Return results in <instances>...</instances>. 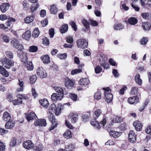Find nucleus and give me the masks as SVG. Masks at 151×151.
I'll use <instances>...</instances> for the list:
<instances>
[{
    "mask_svg": "<svg viewBox=\"0 0 151 151\" xmlns=\"http://www.w3.org/2000/svg\"><path fill=\"white\" fill-rule=\"evenodd\" d=\"M104 90V95L105 99L108 103H110L112 101L113 98V96L111 93V90L110 88L107 87L106 88H103Z\"/></svg>",
    "mask_w": 151,
    "mask_h": 151,
    "instance_id": "nucleus-1",
    "label": "nucleus"
},
{
    "mask_svg": "<svg viewBox=\"0 0 151 151\" xmlns=\"http://www.w3.org/2000/svg\"><path fill=\"white\" fill-rule=\"evenodd\" d=\"M0 61L2 65L6 69H9L11 66L14 65V62L6 57L1 59Z\"/></svg>",
    "mask_w": 151,
    "mask_h": 151,
    "instance_id": "nucleus-2",
    "label": "nucleus"
},
{
    "mask_svg": "<svg viewBox=\"0 0 151 151\" xmlns=\"http://www.w3.org/2000/svg\"><path fill=\"white\" fill-rule=\"evenodd\" d=\"M76 43L78 47L80 48L85 49L88 46V41L86 39H80L77 40Z\"/></svg>",
    "mask_w": 151,
    "mask_h": 151,
    "instance_id": "nucleus-3",
    "label": "nucleus"
},
{
    "mask_svg": "<svg viewBox=\"0 0 151 151\" xmlns=\"http://www.w3.org/2000/svg\"><path fill=\"white\" fill-rule=\"evenodd\" d=\"M50 113V114L48 116V119L52 123V125L49 128L50 130H53L57 126V122L52 113Z\"/></svg>",
    "mask_w": 151,
    "mask_h": 151,
    "instance_id": "nucleus-4",
    "label": "nucleus"
},
{
    "mask_svg": "<svg viewBox=\"0 0 151 151\" xmlns=\"http://www.w3.org/2000/svg\"><path fill=\"white\" fill-rule=\"evenodd\" d=\"M17 55L24 63H26L27 61V53L26 52L17 50Z\"/></svg>",
    "mask_w": 151,
    "mask_h": 151,
    "instance_id": "nucleus-5",
    "label": "nucleus"
},
{
    "mask_svg": "<svg viewBox=\"0 0 151 151\" xmlns=\"http://www.w3.org/2000/svg\"><path fill=\"white\" fill-rule=\"evenodd\" d=\"M11 44L16 49H18L17 50L22 52L24 49L23 45L19 44V41L16 39H13L11 41Z\"/></svg>",
    "mask_w": 151,
    "mask_h": 151,
    "instance_id": "nucleus-6",
    "label": "nucleus"
},
{
    "mask_svg": "<svg viewBox=\"0 0 151 151\" xmlns=\"http://www.w3.org/2000/svg\"><path fill=\"white\" fill-rule=\"evenodd\" d=\"M129 140L131 143H134L136 141L137 134L133 130H131L128 134Z\"/></svg>",
    "mask_w": 151,
    "mask_h": 151,
    "instance_id": "nucleus-7",
    "label": "nucleus"
},
{
    "mask_svg": "<svg viewBox=\"0 0 151 151\" xmlns=\"http://www.w3.org/2000/svg\"><path fill=\"white\" fill-rule=\"evenodd\" d=\"M37 71L38 76L41 78H45L47 76V74L45 71L42 68H38Z\"/></svg>",
    "mask_w": 151,
    "mask_h": 151,
    "instance_id": "nucleus-8",
    "label": "nucleus"
},
{
    "mask_svg": "<svg viewBox=\"0 0 151 151\" xmlns=\"http://www.w3.org/2000/svg\"><path fill=\"white\" fill-rule=\"evenodd\" d=\"M54 89L55 91L57 92V94H58L59 96H61L62 98L63 97V96L64 94H67L66 92L64 93V90L65 89H63L62 87H54Z\"/></svg>",
    "mask_w": 151,
    "mask_h": 151,
    "instance_id": "nucleus-9",
    "label": "nucleus"
},
{
    "mask_svg": "<svg viewBox=\"0 0 151 151\" xmlns=\"http://www.w3.org/2000/svg\"><path fill=\"white\" fill-rule=\"evenodd\" d=\"M46 121L45 119H38L34 122V125L36 126L45 127L47 125Z\"/></svg>",
    "mask_w": 151,
    "mask_h": 151,
    "instance_id": "nucleus-10",
    "label": "nucleus"
},
{
    "mask_svg": "<svg viewBox=\"0 0 151 151\" xmlns=\"http://www.w3.org/2000/svg\"><path fill=\"white\" fill-rule=\"evenodd\" d=\"M34 146V144L30 140L25 141L23 144V147L27 150H30L32 149L33 147Z\"/></svg>",
    "mask_w": 151,
    "mask_h": 151,
    "instance_id": "nucleus-11",
    "label": "nucleus"
},
{
    "mask_svg": "<svg viewBox=\"0 0 151 151\" xmlns=\"http://www.w3.org/2000/svg\"><path fill=\"white\" fill-rule=\"evenodd\" d=\"M133 125L137 131H141L142 127V124L139 121H135L133 123Z\"/></svg>",
    "mask_w": 151,
    "mask_h": 151,
    "instance_id": "nucleus-12",
    "label": "nucleus"
},
{
    "mask_svg": "<svg viewBox=\"0 0 151 151\" xmlns=\"http://www.w3.org/2000/svg\"><path fill=\"white\" fill-rule=\"evenodd\" d=\"M127 101L130 104H136L139 101V98L137 96H133L129 98Z\"/></svg>",
    "mask_w": 151,
    "mask_h": 151,
    "instance_id": "nucleus-13",
    "label": "nucleus"
},
{
    "mask_svg": "<svg viewBox=\"0 0 151 151\" xmlns=\"http://www.w3.org/2000/svg\"><path fill=\"white\" fill-rule=\"evenodd\" d=\"M10 5L7 3H2L0 5V9L2 13H4L9 9Z\"/></svg>",
    "mask_w": 151,
    "mask_h": 151,
    "instance_id": "nucleus-14",
    "label": "nucleus"
},
{
    "mask_svg": "<svg viewBox=\"0 0 151 151\" xmlns=\"http://www.w3.org/2000/svg\"><path fill=\"white\" fill-rule=\"evenodd\" d=\"M74 83L73 81L68 78H67L65 79V85L68 88L73 86Z\"/></svg>",
    "mask_w": 151,
    "mask_h": 151,
    "instance_id": "nucleus-15",
    "label": "nucleus"
},
{
    "mask_svg": "<svg viewBox=\"0 0 151 151\" xmlns=\"http://www.w3.org/2000/svg\"><path fill=\"white\" fill-rule=\"evenodd\" d=\"M26 117L27 121L29 122L30 121L32 120L37 117L36 114L34 112H30L28 115H27Z\"/></svg>",
    "mask_w": 151,
    "mask_h": 151,
    "instance_id": "nucleus-16",
    "label": "nucleus"
},
{
    "mask_svg": "<svg viewBox=\"0 0 151 151\" xmlns=\"http://www.w3.org/2000/svg\"><path fill=\"white\" fill-rule=\"evenodd\" d=\"M90 83V81L88 78H84L80 79L79 81V84L81 85L86 86Z\"/></svg>",
    "mask_w": 151,
    "mask_h": 151,
    "instance_id": "nucleus-17",
    "label": "nucleus"
},
{
    "mask_svg": "<svg viewBox=\"0 0 151 151\" xmlns=\"http://www.w3.org/2000/svg\"><path fill=\"white\" fill-rule=\"evenodd\" d=\"M62 98L61 96H59L58 94L55 93H53L51 96V100L53 102H56Z\"/></svg>",
    "mask_w": 151,
    "mask_h": 151,
    "instance_id": "nucleus-18",
    "label": "nucleus"
},
{
    "mask_svg": "<svg viewBox=\"0 0 151 151\" xmlns=\"http://www.w3.org/2000/svg\"><path fill=\"white\" fill-rule=\"evenodd\" d=\"M11 117L10 114L8 112H4L3 114V119L5 121H8L10 120Z\"/></svg>",
    "mask_w": 151,
    "mask_h": 151,
    "instance_id": "nucleus-19",
    "label": "nucleus"
},
{
    "mask_svg": "<svg viewBox=\"0 0 151 151\" xmlns=\"http://www.w3.org/2000/svg\"><path fill=\"white\" fill-rule=\"evenodd\" d=\"M109 133L111 136L116 138L119 137L122 134V133L121 132H118L114 131H110Z\"/></svg>",
    "mask_w": 151,
    "mask_h": 151,
    "instance_id": "nucleus-20",
    "label": "nucleus"
},
{
    "mask_svg": "<svg viewBox=\"0 0 151 151\" xmlns=\"http://www.w3.org/2000/svg\"><path fill=\"white\" fill-rule=\"evenodd\" d=\"M15 125V123L12 121H9L7 122L5 125L6 129H9L12 128Z\"/></svg>",
    "mask_w": 151,
    "mask_h": 151,
    "instance_id": "nucleus-21",
    "label": "nucleus"
},
{
    "mask_svg": "<svg viewBox=\"0 0 151 151\" xmlns=\"http://www.w3.org/2000/svg\"><path fill=\"white\" fill-rule=\"evenodd\" d=\"M0 73L5 77L9 76V73L2 66L0 65Z\"/></svg>",
    "mask_w": 151,
    "mask_h": 151,
    "instance_id": "nucleus-22",
    "label": "nucleus"
},
{
    "mask_svg": "<svg viewBox=\"0 0 151 151\" xmlns=\"http://www.w3.org/2000/svg\"><path fill=\"white\" fill-rule=\"evenodd\" d=\"M93 119L91 122V124L94 127H96V128L99 129L101 128L100 125L99 124L98 122L96 120V119L95 118V116H93Z\"/></svg>",
    "mask_w": 151,
    "mask_h": 151,
    "instance_id": "nucleus-23",
    "label": "nucleus"
},
{
    "mask_svg": "<svg viewBox=\"0 0 151 151\" xmlns=\"http://www.w3.org/2000/svg\"><path fill=\"white\" fill-rule=\"evenodd\" d=\"M151 26L150 24L148 22H144L142 23V27L145 31L149 30Z\"/></svg>",
    "mask_w": 151,
    "mask_h": 151,
    "instance_id": "nucleus-24",
    "label": "nucleus"
},
{
    "mask_svg": "<svg viewBox=\"0 0 151 151\" xmlns=\"http://www.w3.org/2000/svg\"><path fill=\"white\" fill-rule=\"evenodd\" d=\"M44 148L42 144H40L33 147V151H42Z\"/></svg>",
    "mask_w": 151,
    "mask_h": 151,
    "instance_id": "nucleus-25",
    "label": "nucleus"
},
{
    "mask_svg": "<svg viewBox=\"0 0 151 151\" xmlns=\"http://www.w3.org/2000/svg\"><path fill=\"white\" fill-rule=\"evenodd\" d=\"M40 102L41 105L45 108H47L49 105L47 100L46 99H43L40 100Z\"/></svg>",
    "mask_w": 151,
    "mask_h": 151,
    "instance_id": "nucleus-26",
    "label": "nucleus"
},
{
    "mask_svg": "<svg viewBox=\"0 0 151 151\" xmlns=\"http://www.w3.org/2000/svg\"><path fill=\"white\" fill-rule=\"evenodd\" d=\"M25 64V66L29 70H32L33 69L34 66L32 62L27 61Z\"/></svg>",
    "mask_w": 151,
    "mask_h": 151,
    "instance_id": "nucleus-27",
    "label": "nucleus"
},
{
    "mask_svg": "<svg viewBox=\"0 0 151 151\" xmlns=\"http://www.w3.org/2000/svg\"><path fill=\"white\" fill-rule=\"evenodd\" d=\"M41 58L44 63L47 64L50 63V57L48 55H45L41 57Z\"/></svg>",
    "mask_w": 151,
    "mask_h": 151,
    "instance_id": "nucleus-28",
    "label": "nucleus"
},
{
    "mask_svg": "<svg viewBox=\"0 0 151 151\" xmlns=\"http://www.w3.org/2000/svg\"><path fill=\"white\" fill-rule=\"evenodd\" d=\"M34 18L32 16H28L24 19L25 23L29 24L32 22L34 20Z\"/></svg>",
    "mask_w": 151,
    "mask_h": 151,
    "instance_id": "nucleus-29",
    "label": "nucleus"
},
{
    "mask_svg": "<svg viewBox=\"0 0 151 151\" xmlns=\"http://www.w3.org/2000/svg\"><path fill=\"white\" fill-rule=\"evenodd\" d=\"M140 0L143 6H145L146 5L147 6L151 7V0H144V1H142V0Z\"/></svg>",
    "mask_w": 151,
    "mask_h": 151,
    "instance_id": "nucleus-30",
    "label": "nucleus"
},
{
    "mask_svg": "<svg viewBox=\"0 0 151 151\" xmlns=\"http://www.w3.org/2000/svg\"><path fill=\"white\" fill-rule=\"evenodd\" d=\"M58 11V8L56 5L53 4L50 6V11L51 14H55Z\"/></svg>",
    "mask_w": 151,
    "mask_h": 151,
    "instance_id": "nucleus-31",
    "label": "nucleus"
},
{
    "mask_svg": "<svg viewBox=\"0 0 151 151\" xmlns=\"http://www.w3.org/2000/svg\"><path fill=\"white\" fill-rule=\"evenodd\" d=\"M128 22L130 24L134 25L137 23V20L135 17H131L128 19Z\"/></svg>",
    "mask_w": 151,
    "mask_h": 151,
    "instance_id": "nucleus-32",
    "label": "nucleus"
},
{
    "mask_svg": "<svg viewBox=\"0 0 151 151\" xmlns=\"http://www.w3.org/2000/svg\"><path fill=\"white\" fill-rule=\"evenodd\" d=\"M31 36L30 32L29 30L26 31L22 35V37L26 40H28Z\"/></svg>",
    "mask_w": 151,
    "mask_h": 151,
    "instance_id": "nucleus-33",
    "label": "nucleus"
},
{
    "mask_svg": "<svg viewBox=\"0 0 151 151\" xmlns=\"http://www.w3.org/2000/svg\"><path fill=\"white\" fill-rule=\"evenodd\" d=\"M62 106L61 104H58L57 108L56 107L55 109L54 112L55 113V115L58 116L60 113L61 110Z\"/></svg>",
    "mask_w": 151,
    "mask_h": 151,
    "instance_id": "nucleus-34",
    "label": "nucleus"
},
{
    "mask_svg": "<svg viewBox=\"0 0 151 151\" xmlns=\"http://www.w3.org/2000/svg\"><path fill=\"white\" fill-rule=\"evenodd\" d=\"M134 79L137 83L139 85H141L142 83V81L140 78V75L139 74H137L135 76Z\"/></svg>",
    "mask_w": 151,
    "mask_h": 151,
    "instance_id": "nucleus-35",
    "label": "nucleus"
},
{
    "mask_svg": "<svg viewBox=\"0 0 151 151\" xmlns=\"http://www.w3.org/2000/svg\"><path fill=\"white\" fill-rule=\"evenodd\" d=\"M71 116V122L72 123H75L77 121L78 115L77 114H70Z\"/></svg>",
    "mask_w": 151,
    "mask_h": 151,
    "instance_id": "nucleus-36",
    "label": "nucleus"
},
{
    "mask_svg": "<svg viewBox=\"0 0 151 151\" xmlns=\"http://www.w3.org/2000/svg\"><path fill=\"white\" fill-rule=\"evenodd\" d=\"M138 88L136 87L132 88L130 92V93L132 95H139L140 94L138 93Z\"/></svg>",
    "mask_w": 151,
    "mask_h": 151,
    "instance_id": "nucleus-37",
    "label": "nucleus"
},
{
    "mask_svg": "<svg viewBox=\"0 0 151 151\" xmlns=\"http://www.w3.org/2000/svg\"><path fill=\"white\" fill-rule=\"evenodd\" d=\"M123 119L120 117L114 116L112 120V122L115 123L121 122H122Z\"/></svg>",
    "mask_w": 151,
    "mask_h": 151,
    "instance_id": "nucleus-38",
    "label": "nucleus"
},
{
    "mask_svg": "<svg viewBox=\"0 0 151 151\" xmlns=\"http://www.w3.org/2000/svg\"><path fill=\"white\" fill-rule=\"evenodd\" d=\"M68 29V26L67 24H65L62 26L60 29V31L61 33H63L66 32Z\"/></svg>",
    "mask_w": 151,
    "mask_h": 151,
    "instance_id": "nucleus-39",
    "label": "nucleus"
},
{
    "mask_svg": "<svg viewBox=\"0 0 151 151\" xmlns=\"http://www.w3.org/2000/svg\"><path fill=\"white\" fill-rule=\"evenodd\" d=\"M39 6V4L37 3H34L30 7L31 12H33L37 10Z\"/></svg>",
    "mask_w": 151,
    "mask_h": 151,
    "instance_id": "nucleus-40",
    "label": "nucleus"
},
{
    "mask_svg": "<svg viewBox=\"0 0 151 151\" xmlns=\"http://www.w3.org/2000/svg\"><path fill=\"white\" fill-rule=\"evenodd\" d=\"M72 133L70 130H67L63 134L64 137L67 139L70 138L72 137Z\"/></svg>",
    "mask_w": 151,
    "mask_h": 151,
    "instance_id": "nucleus-41",
    "label": "nucleus"
},
{
    "mask_svg": "<svg viewBox=\"0 0 151 151\" xmlns=\"http://www.w3.org/2000/svg\"><path fill=\"white\" fill-rule=\"evenodd\" d=\"M40 32L37 28H35L32 33V36L34 37H37L40 35Z\"/></svg>",
    "mask_w": 151,
    "mask_h": 151,
    "instance_id": "nucleus-42",
    "label": "nucleus"
},
{
    "mask_svg": "<svg viewBox=\"0 0 151 151\" xmlns=\"http://www.w3.org/2000/svg\"><path fill=\"white\" fill-rule=\"evenodd\" d=\"M75 148L73 144H70L65 146V151H72Z\"/></svg>",
    "mask_w": 151,
    "mask_h": 151,
    "instance_id": "nucleus-43",
    "label": "nucleus"
},
{
    "mask_svg": "<svg viewBox=\"0 0 151 151\" xmlns=\"http://www.w3.org/2000/svg\"><path fill=\"white\" fill-rule=\"evenodd\" d=\"M82 22L87 29L89 28L90 27L89 24L86 20L84 19H82Z\"/></svg>",
    "mask_w": 151,
    "mask_h": 151,
    "instance_id": "nucleus-44",
    "label": "nucleus"
},
{
    "mask_svg": "<svg viewBox=\"0 0 151 151\" xmlns=\"http://www.w3.org/2000/svg\"><path fill=\"white\" fill-rule=\"evenodd\" d=\"M94 114H94L93 116H95V118L96 119L99 116L102 115L101 110L100 109H98L95 111Z\"/></svg>",
    "mask_w": 151,
    "mask_h": 151,
    "instance_id": "nucleus-45",
    "label": "nucleus"
},
{
    "mask_svg": "<svg viewBox=\"0 0 151 151\" xmlns=\"http://www.w3.org/2000/svg\"><path fill=\"white\" fill-rule=\"evenodd\" d=\"M17 139L15 138H13L11 140L10 143V146L11 147H14L17 144Z\"/></svg>",
    "mask_w": 151,
    "mask_h": 151,
    "instance_id": "nucleus-46",
    "label": "nucleus"
},
{
    "mask_svg": "<svg viewBox=\"0 0 151 151\" xmlns=\"http://www.w3.org/2000/svg\"><path fill=\"white\" fill-rule=\"evenodd\" d=\"M38 50L37 47L35 46H31L29 48V51L31 52H35Z\"/></svg>",
    "mask_w": 151,
    "mask_h": 151,
    "instance_id": "nucleus-47",
    "label": "nucleus"
},
{
    "mask_svg": "<svg viewBox=\"0 0 151 151\" xmlns=\"http://www.w3.org/2000/svg\"><path fill=\"white\" fill-rule=\"evenodd\" d=\"M56 106L54 104H52L49 107V112L50 113H52L54 112Z\"/></svg>",
    "mask_w": 151,
    "mask_h": 151,
    "instance_id": "nucleus-48",
    "label": "nucleus"
},
{
    "mask_svg": "<svg viewBox=\"0 0 151 151\" xmlns=\"http://www.w3.org/2000/svg\"><path fill=\"white\" fill-rule=\"evenodd\" d=\"M101 92L100 91H98L95 93L94 95V98L97 100H99L101 98Z\"/></svg>",
    "mask_w": 151,
    "mask_h": 151,
    "instance_id": "nucleus-49",
    "label": "nucleus"
},
{
    "mask_svg": "<svg viewBox=\"0 0 151 151\" xmlns=\"http://www.w3.org/2000/svg\"><path fill=\"white\" fill-rule=\"evenodd\" d=\"M82 70L80 69H76L72 70L71 73L72 75H74L79 73L82 72Z\"/></svg>",
    "mask_w": 151,
    "mask_h": 151,
    "instance_id": "nucleus-50",
    "label": "nucleus"
},
{
    "mask_svg": "<svg viewBox=\"0 0 151 151\" xmlns=\"http://www.w3.org/2000/svg\"><path fill=\"white\" fill-rule=\"evenodd\" d=\"M29 78L30 83L34 84L37 80V77L35 75H33L30 76Z\"/></svg>",
    "mask_w": 151,
    "mask_h": 151,
    "instance_id": "nucleus-51",
    "label": "nucleus"
},
{
    "mask_svg": "<svg viewBox=\"0 0 151 151\" xmlns=\"http://www.w3.org/2000/svg\"><path fill=\"white\" fill-rule=\"evenodd\" d=\"M13 103L14 105L21 104L22 103V101L20 99H15L13 101Z\"/></svg>",
    "mask_w": 151,
    "mask_h": 151,
    "instance_id": "nucleus-52",
    "label": "nucleus"
},
{
    "mask_svg": "<svg viewBox=\"0 0 151 151\" xmlns=\"http://www.w3.org/2000/svg\"><path fill=\"white\" fill-rule=\"evenodd\" d=\"M102 68L100 66H97L95 68V71L96 73H99L102 71Z\"/></svg>",
    "mask_w": 151,
    "mask_h": 151,
    "instance_id": "nucleus-53",
    "label": "nucleus"
},
{
    "mask_svg": "<svg viewBox=\"0 0 151 151\" xmlns=\"http://www.w3.org/2000/svg\"><path fill=\"white\" fill-rule=\"evenodd\" d=\"M5 53L7 57L9 58H13V54L12 52L10 51H6Z\"/></svg>",
    "mask_w": 151,
    "mask_h": 151,
    "instance_id": "nucleus-54",
    "label": "nucleus"
},
{
    "mask_svg": "<svg viewBox=\"0 0 151 151\" xmlns=\"http://www.w3.org/2000/svg\"><path fill=\"white\" fill-rule=\"evenodd\" d=\"M17 97L22 100V99H26L27 97L24 94H18Z\"/></svg>",
    "mask_w": 151,
    "mask_h": 151,
    "instance_id": "nucleus-55",
    "label": "nucleus"
},
{
    "mask_svg": "<svg viewBox=\"0 0 151 151\" xmlns=\"http://www.w3.org/2000/svg\"><path fill=\"white\" fill-rule=\"evenodd\" d=\"M123 28V26L121 24H117L114 25V29L115 30H120Z\"/></svg>",
    "mask_w": 151,
    "mask_h": 151,
    "instance_id": "nucleus-56",
    "label": "nucleus"
},
{
    "mask_svg": "<svg viewBox=\"0 0 151 151\" xmlns=\"http://www.w3.org/2000/svg\"><path fill=\"white\" fill-rule=\"evenodd\" d=\"M70 24L74 30L76 31L77 30V27L76 23L73 21H72L70 22Z\"/></svg>",
    "mask_w": 151,
    "mask_h": 151,
    "instance_id": "nucleus-57",
    "label": "nucleus"
},
{
    "mask_svg": "<svg viewBox=\"0 0 151 151\" xmlns=\"http://www.w3.org/2000/svg\"><path fill=\"white\" fill-rule=\"evenodd\" d=\"M148 41L147 38L143 37L141 40V43L142 45H145L146 44Z\"/></svg>",
    "mask_w": 151,
    "mask_h": 151,
    "instance_id": "nucleus-58",
    "label": "nucleus"
},
{
    "mask_svg": "<svg viewBox=\"0 0 151 151\" xmlns=\"http://www.w3.org/2000/svg\"><path fill=\"white\" fill-rule=\"evenodd\" d=\"M58 57L61 59H64L66 58L67 55L66 53H63L58 55Z\"/></svg>",
    "mask_w": 151,
    "mask_h": 151,
    "instance_id": "nucleus-59",
    "label": "nucleus"
},
{
    "mask_svg": "<svg viewBox=\"0 0 151 151\" xmlns=\"http://www.w3.org/2000/svg\"><path fill=\"white\" fill-rule=\"evenodd\" d=\"M70 97L72 100L74 101H76L77 100L78 96L77 95L74 93L70 94Z\"/></svg>",
    "mask_w": 151,
    "mask_h": 151,
    "instance_id": "nucleus-60",
    "label": "nucleus"
},
{
    "mask_svg": "<svg viewBox=\"0 0 151 151\" xmlns=\"http://www.w3.org/2000/svg\"><path fill=\"white\" fill-rule=\"evenodd\" d=\"M90 24L92 26L95 27L97 26L98 24V22L94 20H91L90 21Z\"/></svg>",
    "mask_w": 151,
    "mask_h": 151,
    "instance_id": "nucleus-61",
    "label": "nucleus"
},
{
    "mask_svg": "<svg viewBox=\"0 0 151 151\" xmlns=\"http://www.w3.org/2000/svg\"><path fill=\"white\" fill-rule=\"evenodd\" d=\"M32 95L34 96V98H35L38 95V93L36 92L34 88H32Z\"/></svg>",
    "mask_w": 151,
    "mask_h": 151,
    "instance_id": "nucleus-62",
    "label": "nucleus"
},
{
    "mask_svg": "<svg viewBox=\"0 0 151 151\" xmlns=\"http://www.w3.org/2000/svg\"><path fill=\"white\" fill-rule=\"evenodd\" d=\"M43 43L45 45H49V39L47 37H45L43 39Z\"/></svg>",
    "mask_w": 151,
    "mask_h": 151,
    "instance_id": "nucleus-63",
    "label": "nucleus"
},
{
    "mask_svg": "<svg viewBox=\"0 0 151 151\" xmlns=\"http://www.w3.org/2000/svg\"><path fill=\"white\" fill-rule=\"evenodd\" d=\"M49 35L50 37H53L54 34V30L53 28H51L49 31Z\"/></svg>",
    "mask_w": 151,
    "mask_h": 151,
    "instance_id": "nucleus-64",
    "label": "nucleus"
}]
</instances>
